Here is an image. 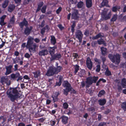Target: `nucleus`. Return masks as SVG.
I'll list each match as a JSON object with an SVG mask.
<instances>
[{"mask_svg":"<svg viewBox=\"0 0 126 126\" xmlns=\"http://www.w3.org/2000/svg\"><path fill=\"white\" fill-rule=\"evenodd\" d=\"M19 88L16 87L15 88H10L7 91L6 94L7 97L12 102H14L20 98L21 94L19 93Z\"/></svg>","mask_w":126,"mask_h":126,"instance_id":"1","label":"nucleus"},{"mask_svg":"<svg viewBox=\"0 0 126 126\" xmlns=\"http://www.w3.org/2000/svg\"><path fill=\"white\" fill-rule=\"evenodd\" d=\"M27 39L26 45V43H23L21 45V47L23 48L26 47L28 49L29 51L30 52L32 51L35 52L36 51V49L37 46L35 43H33V38L31 36H30L27 38Z\"/></svg>","mask_w":126,"mask_h":126,"instance_id":"2","label":"nucleus"},{"mask_svg":"<svg viewBox=\"0 0 126 126\" xmlns=\"http://www.w3.org/2000/svg\"><path fill=\"white\" fill-rule=\"evenodd\" d=\"M108 57L112 62L115 63L116 64L118 65L120 62L121 55L118 53H116L113 55L112 54H109L108 55Z\"/></svg>","mask_w":126,"mask_h":126,"instance_id":"3","label":"nucleus"},{"mask_svg":"<svg viewBox=\"0 0 126 126\" xmlns=\"http://www.w3.org/2000/svg\"><path fill=\"white\" fill-rule=\"evenodd\" d=\"M11 78L13 80H16L17 81L21 80L23 79V77L20 76V74L18 72H17L15 74L12 73L10 75Z\"/></svg>","mask_w":126,"mask_h":126,"instance_id":"4","label":"nucleus"},{"mask_svg":"<svg viewBox=\"0 0 126 126\" xmlns=\"http://www.w3.org/2000/svg\"><path fill=\"white\" fill-rule=\"evenodd\" d=\"M75 36L76 38L78 39L80 44L82 42L83 37L82 32L80 30H77L75 32Z\"/></svg>","mask_w":126,"mask_h":126,"instance_id":"5","label":"nucleus"},{"mask_svg":"<svg viewBox=\"0 0 126 126\" xmlns=\"http://www.w3.org/2000/svg\"><path fill=\"white\" fill-rule=\"evenodd\" d=\"M79 15L78 10L76 9L74 10L72 12L71 18L75 20L79 19Z\"/></svg>","mask_w":126,"mask_h":126,"instance_id":"6","label":"nucleus"},{"mask_svg":"<svg viewBox=\"0 0 126 126\" xmlns=\"http://www.w3.org/2000/svg\"><path fill=\"white\" fill-rule=\"evenodd\" d=\"M55 74H56L55 71L54 67L51 66L49 67V69L47 70L46 75L47 76H52Z\"/></svg>","mask_w":126,"mask_h":126,"instance_id":"7","label":"nucleus"},{"mask_svg":"<svg viewBox=\"0 0 126 126\" xmlns=\"http://www.w3.org/2000/svg\"><path fill=\"white\" fill-rule=\"evenodd\" d=\"M85 83L86 84V88L89 87L93 83L92 77V76H90L87 78Z\"/></svg>","mask_w":126,"mask_h":126,"instance_id":"8","label":"nucleus"},{"mask_svg":"<svg viewBox=\"0 0 126 126\" xmlns=\"http://www.w3.org/2000/svg\"><path fill=\"white\" fill-rule=\"evenodd\" d=\"M86 65L88 68L90 70L92 69L93 67V63L90 58L88 57L86 61Z\"/></svg>","mask_w":126,"mask_h":126,"instance_id":"9","label":"nucleus"},{"mask_svg":"<svg viewBox=\"0 0 126 126\" xmlns=\"http://www.w3.org/2000/svg\"><path fill=\"white\" fill-rule=\"evenodd\" d=\"M60 94V93L58 91L56 92L54 94L52 95V97L53 98V102H55L58 101L59 100L58 96Z\"/></svg>","mask_w":126,"mask_h":126,"instance_id":"10","label":"nucleus"},{"mask_svg":"<svg viewBox=\"0 0 126 126\" xmlns=\"http://www.w3.org/2000/svg\"><path fill=\"white\" fill-rule=\"evenodd\" d=\"M28 22L27 21L25 18H24L23 20L21 22H20L19 24V25L20 28L23 29L24 26L26 27L28 26Z\"/></svg>","mask_w":126,"mask_h":126,"instance_id":"11","label":"nucleus"},{"mask_svg":"<svg viewBox=\"0 0 126 126\" xmlns=\"http://www.w3.org/2000/svg\"><path fill=\"white\" fill-rule=\"evenodd\" d=\"M13 66L11 65H9L8 66H5V69L6 70V72L5 73L6 75H7L10 74L12 72V68Z\"/></svg>","mask_w":126,"mask_h":126,"instance_id":"12","label":"nucleus"},{"mask_svg":"<svg viewBox=\"0 0 126 126\" xmlns=\"http://www.w3.org/2000/svg\"><path fill=\"white\" fill-rule=\"evenodd\" d=\"M32 28V26H30L29 28L27 26L26 27L25 29L24 33L27 35H29L30 33Z\"/></svg>","mask_w":126,"mask_h":126,"instance_id":"13","label":"nucleus"},{"mask_svg":"<svg viewBox=\"0 0 126 126\" xmlns=\"http://www.w3.org/2000/svg\"><path fill=\"white\" fill-rule=\"evenodd\" d=\"M57 48V46H55L52 47H48L49 52L51 56L53 55L55 52V49Z\"/></svg>","mask_w":126,"mask_h":126,"instance_id":"14","label":"nucleus"},{"mask_svg":"<svg viewBox=\"0 0 126 126\" xmlns=\"http://www.w3.org/2000/svg\"><path fill=\"white\" fill-rule=\"evenodd\" d=\"M48 53V51L47 49H45L40 51L38 53V54L40 56H45L47 55Z\"/></svg>","mask_w":126,"mask_h":126,"instance_id":"15","label":"nucleus"},{"mask_svg":"<svg viewBox=\"0 0 126 126\" xmlns=\"http://www.w3.org/2000/svg\"><path fill=\"white\" fill-rule=\"evenodd\" d=\"M62 119V122L64 124H66L68 123V118L64 115H62L60 118Z\"/></svg>","mask_w":126,"mask_h":126,"instance_id":"16","label":"nucleus"},{"mask_svg":"<svg viewBox=\"0 0 126 126\" xmlns=\"http://www.w3.org/2000/svg\"><path fill=\"white\" fill-rule=\"evenodd\" d=\"M63 87L66 88H65L70 89L72 88L71 84L67 81H64L63 84Z\"/></svg>","mask_w":126,"mask_h":126,"instance_id":"17","label":"nucleus"},{"mask_svg":"<svg viewBox=\"0 0 126 126\" xmlns=\"http://www.w3.org/2000/svg\"><path fill=\"white\" fill-rule=\"evenodd\" d=\"M100 49L102 55L104 56H105L107 53V48L106 47H101Z\"/></svg>","mask_w":126,"mask_h":126,"instance_id":"18","label":"nucleus"},{"mask_svg":"<svg viewBox=\"0 0 126 126\" xmlns=\"http://www.w3.org/2000/svg\"><path fill=\"white\" fill-rule=\"evenodd\" d=\"M104 35H102L101 33H99L96 35L95 36H93L92 37V39L93 40H95L99 38H101L104 37Z\"/></svg>","mask_w":126,"mask_h":126,"instance_id":"19","label":"nucleus"},{"mask_svg":"<svg viewBox=\"0 0 126 126\" xmlns=\"http://www.w3.org/2000/svg\"><path fill=\"white\" fill-rule=\"evenodd\" d=\"M98 102L99 105L103 106L106 103V101L105 98L100 99L98 100Z\"/></svg>","mask_w":126,"mask_h":126,"instance_id":"20","label":"nucleus"},{"mask_svg":"<svg viewBox=\"0 0 126 126\" xmlns=\"http://www.w3.org/2000/svg\"><path fill=\"white\" fill-rule=\"evenodd\" d=\"M86 4L87 8L91 7L92 5V0H86Z\"/></svg>","mask_w":126,"mask_h":126,"instance_id":"21","label":"nucleus"},{"mask_svg":"<svg viewBox=\"0 0 126 126\" xmlns=\"http://www.w3.org/2000/svg\"><path fill=\"white\" fill-rule=\"evenodd\" d=\"M109 1L108 0H103L101 3L102 7L106 6V7H109L110 6L108 4Z\"/></svg>","mask_w":126,"mask_h":126,"instance_id":"22","label":"nucleus"},{"mask_svg":"<svg viewBox=\"0 0 126 126\" xmlns=\"http://www.w3.org/2000/svg\"><path fill=\"white\" fill-rule=\"evenodd\" d=\"M50 37L51 38L50 41L51 44L53 45H55L56 42L55 37L54 35H53L51 36Z\"/></svg>","mask_w":126,"mask_h":126,"instance_id":"23","label":"nucleus"},{"mask_svg":"<svg viewBox=\"0 0 126 126\" xmlns=\"http://www.w3.org/2000/svg\"><path fill=\"white\" fill-rule=\"evenodd\" d=\"M44 3L43 2H39L37 4L38 7L36 10V13L39 11L41 9V7L43 5Z\"/></svg>","mask_w":126,"mask_h":126,"instance_id":"24","label":"nucleus"},{"mask_svg":"<svg viewBox=\"0 0 126 126\" xmlns=\"http://www.w3.org/2000/svg\"><path fill=\"white\" fill-rule=\"evenodd\" d=\"M6 17V16L3 15L0 18L1 20L0 22V24L2 26L4 25L5 23L4 22V19Z\"/></svg>","mask_w":126,"mask_h":126,"instance_id":"25","label":"nucleus"},{"mask_svg":"<svg viewBox=\"0 0 126 126\" xmlns=\"http://www.w3.org/2000/svg\"><path fill=\"white\" fill-rule=\"evenodd\" d=\"M15 7V6L14 4L11 5L8 7V10L10 12H12Z\"/></svg>","mask_w":126,"mask_h":126,"instance_id":"26","label":"nucleus"},{"mask_svg":"<svg viewBox=\"0 0 126 126\" xmlns=\"http://www.w3.org/2000/svg\"><path fill=\"white\" fill-rule=\"evenodd\" d=\"M55 69V72L56 74H58V73L60 72L62 69V67L61 66H57L56 67H54Z\"/></svg>","mask_w":126,"mask_h":126,"instance_id":"27","label":"nucleus"},{"mask_svg":"<svg viewBox=\"0 0 126 126\" xmlns=\"http://www.w3.org/2000/svg\"><path fill=\"white\" fill-rule=\"evenodd\" d=\"M121 85L124 88H126V79L123 78L121 80Z\"/></svg>","mask_w":126,"mask_h":126,"instance_id":"28","label":"nucleus"},{"mask_svg":"<svg viewBox=\"0 0 126 126\" xmlns=\"http://www.w3.org/2000/svg\"><path fill=\"white\" fill-rule=\"evenodd\" d=\"M53 56L55 57L56 60H58L60 59L62 57V55L60 53H56L54 54Z\"/></svg>","mask_w":126,"mask_h":126,"instance_id":"29","label":"nucleus"},{"mask_svg":"<svg viewBox=\"0 0 126 126\" xmlns=\"http://www.w3.org/2000/svg\"><path fill=\"white\" fill-rule=\"evenodd\" d=\"M40 72L39 70H38L33 73L34 77L35 78H37L40 76Z\"/></svg>","mask_w":126,"mask_h":126,"instance_id":"30","label":"nucleus"},{"mask_svg":"<svg viewBox=\"0 0 126 126\" xmlns=\"http://www.w3.org/2000/svg\"><path fill=\"white\" fill-rule=\"evenodd\" d=\"M9 2L8 0H5L2 4V7L3 8H6L8 6Z\"/></svg>","mask_w":126,"mask_h":126,"instance_id":"31","label":"nucleus"},{"mask_svg":"<svg viewBox=\"0 0 126 126\" xmlns=\"http://www.w3.org/2000/svg\"><path fill=\"white\" fill-rule=\"evenodd\" d=\"M71 90V89L65 88L63 90V94H64L67 96L68 94V92Z\"/></svg>","mask_w":126,"mask_h":126,"instance_id":"32","label":"nucleus"},{"mask_svg":"<svg viewBox=\"0 0 126 126\" xmlns=\"http://www.w3.org/2000/svg\"><path fill=\"white\" fill-rule=\"evenodd\" d=\"M105 75L107 76H109L112 75L111 73L109 70L108 68H106L105 72Z\"/></svg>","mask_w":126,"mask_h":126,"instance_id":"33","label":"nucleus"},{"mask_svg":"<svg viewBox=\"0 0 126 126\" xmlns=\"http://www.w3.org/2000/svg\"><path fill=\"white\" fill-rule=\"evenodd\" d=\"M105 92L104 90H102L99 92L98 96V97H101L105 94Z\"/></svg>","mask_w":126,"mask_h":126,"instance_id":"34","label":"nucleus"},{"mask_svg":"<svg viewBox=\"0 0 126 126\" xmlns=\"http://www.w3.org/2000/svg\"><path fill=\"white\" fill-rule=\"evenodd\" d=\"M117 16H118L116 14L113 15L110 19V21L113 22L115 21L117 19Z\"/></svg>","mask_w":126,"mask_h":126,"instance_id":"35","label":"nucleus"},{"mask_svg":"<svg viewBox=\"0 0 126 126\" xmlns=\"http://www.w3.org/2000/svg\"><path fill=\"white\" fill-rule=\"evenodd\" d=\"M111 15V12H110L107 15H106L105 16H104L103 17L104 18L105 20H107L109 19L110 18Z\"/></svg>","mask_w":126,"mask_h":126,"instance_id":"36","label":"nucleus"},{"mask_svg":"<svg viewBox=\"0 0 126 126\" xmlns=\"http://www.w3.org/2000/svg\"><path fill=\"white\" fill-rule=\"evenodd\" d=\"M76 26V24L75 22L74 21L72 22V24L71 26V31L73 33L75 31V27Z\"/></svg>","mask_w":126,"mask_h":126,"instance_id":"37","label":"nucleus"},{"mask_svg":"<svg viewBox=\"0 0 126 126\" xmlns=\"http://www.w3.org/2000/svg\"><path fill=\"white\" fill-rule=\"evenodd\" d=\"M121 107L123 110L124 111H126V102H123L121 105Z\"/></svg>","mask_w":126,"mask_h":126,"instance_id":"38","label":"nucleus"},{"mask_svg":"<svg viewBox=\"0 0 126 126\" xmlns=\"http://www.w3.org/2000/svg\"><path fill=\"white\" fill-rule=\"evenodd\" d=\"M83 5V3L82 1H80L77 4V7L79 8H81Z\"/></svg>","mask_w":126,"mask_h":126,"instance_id":"39","label":"nucleus"},{"mask_svg":"<svg viewBox=\"0 0 126 126\" xmlns=\"http://www.w3.org/2000/svg\"><path fill=\"white\" fill-rule=\"evenodd\" d=\"M47 8V6L45 5L43 6L42 8L40 10L43 13H45L46 12V9Z\"/></svg>","mask_w":126,"mask_h":126,"instance_id":"40","label":"nucleus"},{"mask_svg":"<svg viewBox=\"0 0 126 126\" xmlns=\"http://www.w3.org/2000/svg\"><path fill=\"white\" fill-rule=\"evenodd\" d=\"M98 79V77L94 76L92 77V81L93 83H95Z\"/></svg>","mask_w":126,"mask_h":126,"instance_id":"41","label":"nucleus"},{"mask_svg":"<svg viewBox=\"0 0 126 126\" xmlns=\"http://www.w3.org/2000/svg\"><path fill=\"white\" fill-rule=\"evenodd\" d=\"M79 66L77 64L75 65V67L74 68L75 71H74V73L76 74L78 72V70H79Z\"/></svg>","mask_w":126,"mask_h":126,"instance_id":"42","label":"nucleus"},{"mask_svg":"<svg viewBox=\"0 0 126 126\" xmlns=\"http://www.w3.org/2000/svg\"><path fill=\"white\" fill-rule=\"evenodd\" d=\"M104 41L103 38H101L98 40L97 42L98 44L99 45H100L103 44L104 43Z\"/></svg>","mask_w":126,"mask_h":126,"instance_id":"43","label":"nucleus"},{"mask_svg":"<svg viewBox=\"0 0 126 126\" xmlns=\"http://www.w3.org/2000/svg\"><path fill=\"white\" fill-rule=\"evenodd\" d=\"M120 8V7H119L118 8L117 6H113L112 9V10L113 12H116L117 9H119Z\"/></svg>","mask_w":126,"mask_h":126,"instance_id":"44","label":"nucleus"},{"mask_svg":"<svg viewBox=\"0 0 126 126\" xmlns=\"http://www.w3.org/2000/svg\"><path fill=\"white\" fill-rule=\"evenodd\" d=\"M108 10L107 9H105L104 8V10H103V12L102 13V15L103 16V17L105 16V15L107 14V12L108 11Z\"/></svg>","mask_w":126,"mask_h":126,"instance_id":"45","label":"nucleus"},{"mask_svg":"<svg viewBox=\"0 0 126 126\" xmlns=\"http://www.w3.org/2000/svg\"><path fill=\"white\" fill-rule=\"evenodd\" d=\"M63 107L64 109H67L68 108V105L67 103L64 102L63 104Z\"/></svg>","mask_w":126,"mask_h":126,"instance_id":"46","label":"nucleus"},{"mask_svg":"<svg viewBox=\"0 0 126 126\" xmlns=\"http://www.w3.org/2000/svg\"><path fill=\"white\" fill-rule=\"evenodd\" d=\"M96 72H99L100 70V64H97L96 66Z\"/></svg>","mask_w":126,"mask_h":126,"instance_id":"47","label":"nucleus"},{"mask_svg":"<svg viewBox=\"0 0 126 126\" xmlns=\"http://www.w3.org/2000/svg\"><path fill=\"white\" fill-rule=\"evenodd\" d=\"M100 58L102 61L103 64H104L106 60V57H105V56H101L100 57Z\"/></svg>","mask_w":126,"mask_h":126,"instance_id":"48","label":"nucleus"},{"mask_svg":"<svg viewBox=\"0 0 126 126\" xmlns=\"http://www.w3.org/2000/svg\"><path fill=\"white\" fill-rule=\"evenodd\" d=\"M7 79L5 77L2 76L1 78V83H3L5 82L6 80Z\"/></svg>","mask_w":126,"mask_h":126,"instance_id":"49","label":"nucleus"},{"mask_svg":"<svg viewBox=\"0 0 126 126\" xmlns=\"http://www.w3.org/2000/svg\"><path fill=\"white\" fill-rule=\"evenodd\" d=\"M97 41H94L91 43V45L92 47H95L96 46V44H97Z\"/></svg>","mask_w":126,"mask_h":126,"instance_id":"50","label":"nucleus"},{"mask_svg":"<svg viewBox=\"0 0 126 126\" xmlns=\"http://www.w3.org/2000/svg\"><path fill=\"white\" fill-rule=\"evenodd\" d=\"M120 21L121 22H126V15L124 16L120 20Z\"/></svg>","mask_w":126,"mask_h":126,"instance_id":"51","label":"nucleus"},{"mask_svg":"<svg viewBox=\"0 0 126 126\" xmlns=\"http://www.w3.org/2000/svg\"><path fill=\"white\" fill-rule=\"evenodd\" d=\"M95 109L94 107H91L87 109V110L90 111H95Z\"/></svg>","mask_w":126,"mask_h":126,"instance_id":"52","label":"nucleus"},{"mask_svg":"<svg viewBox=\"0 0 126 126\" xmlns=\"http://www.w3.org/2000/svg\"><path fill=\"white\" fill-rule=\"evenodd\" d=\"M62 9V8L61 7H60L56 11V13L57 14H59L61 11Z\"/></svg>","mask_w":126,"mask_h":126,"instance_id":"53","label":"nucleus"},{"mask_svg":"<svg viewBox=\"0 0 126 126\" xmlns=\"http://www.w3.org/2000/svg\"><path fill=\"white\" fill-rule=\"evenodd\" d=\"M106 122H102L100 123L97 126H104V125H106Z\"/></svg>","mask_w":126,"mask_h":126,"instance_id":"54","label":"nucleus"},{"mask_svg":"<svg viewBox=\"0 0 126 126\" xmlns=\"http://www.w3.org/2000/svg\"><path fill=\"white\" fill-rule=\"evenodd\" d=\"M89 31L88 30H86L84 33V34L86 36H88L89 35Z\"/></svg>","mask_w":126,"mask_h":126,"instance_id":"55","label":"nucleus"},{"mask_svg":"<svg viewBox=\"0 0 126 126\" xmlns=\"http://www.w3.org/2000/svg\"><path fill=\"white\" fill-rule=\"evenodd\" d=\"M73 56L74 58H79L78 54L77 53H74L73 54Z\"/></svg>","mask_w":126,"mask_h":126,"instance_id":"56","label":"nucleus"},{"mask_svg":"<svg viewBox=\"0 0 126 126\" xmlns=\"http://www.w3.org/2000/svg\"><path fill=\"white\" fill-rule=\"evenodd\" d=\"M24 57L26 58L29 59L30 57L31 56L28 53H26L25 54Z\"/></svg>","mask_w":126,"mask_h":126,"instance_id":"57","label":"nucleus"},{"mask_svg":"<svg viewBox=\"0 0 126 126\" xmlns=\"http://www.w3.org/2000/svg\"><path fill=\"white\" fill-rule=\"evenodd\" d=\"M45 28H44L43 27L41 30L40 32L42 34H44V33H45Z\"/></svg>","mask_w":126,"mask_h":126,"instance_id":"58","label":"nucleus"},{"mask_svg":"<svg viewBox=\"0 0 126 126\" xmlns=\"http://www.w3.org/2000/svg\"><path fill=\"white\" fill-rule=\"evenodd\" d=\"M58 27L59 28L60 30H62L64 29V27L62 26V25L61 24H59L58 25Z\"/></svg>","mask_w":126,"mask_h":126,"instance_id":"59","label":"nucleus"},{"mask_svg":"<svg viewBox=\"0 0 126 126\" xmlns=\"http://www.w3.org/2000/svg\"><path fill=\"white\" fill-rule=\"evenodd\" d=\"M117 89L119 92H121L122 90V88L121 85H118L117 86Z\"/></svg>","mask_w":126,"mask_h":126,"instance_id":"60","label":"nucleus"},{"mask_svg":"<svg viewBox=\"0 0 126 126\" xmlns=\"http://www.w3.org/2000/svg\"><path fill=\"white\" fill-rule=\"evenodd\" d=\"M61 84L62 83L59 81L58 82H56V84L54 85V86L55 87L56 86H60L61 85Z\"/></svg>","mask_w":126,"mask_h":126,"instance_id":"61","label":"nucleus"},{"mask_svg":"<svg viewBox=\"0 0 126 126\" xmlns=\"http://www.w3.org/2000/svg\"><path fill=\"white\" fill-rule=\"evenodd\" d=\"M44 28L45 29V30H47L48 31L50 29V28L48 25H46Z\"/></svg>","mask_w":126,"mask_h":126,"instance_id":"62","label":"nucleus"},{"mask_svg":"<svg viewBox=\"0 0 126 126\" xmlns=\"http://www.w3.org/2000/svg\"><path fill=\"white\" fill-rule=\"evenodd\" d=\"M80 73L81 75H83L85 74V70L84 69H82Z\"/></svg>","mask_w":126,"mask_h":126,"instance_id":"63","label":"nucleus"},{"mask_svg":"<svg viewBox=\"0 0 126 126\" xmlns=\"http://www.w3.org/2000/svg\"><path fill=\"white\" fill-rule=\"evenodd\" d=\"M45 21L44 20H43L40 26L42 27H43L45 25Z\"/></svg>","mask_w":126,"mask_h":126,"instance_id":"64","label":"nucleus"}]
</instances>
